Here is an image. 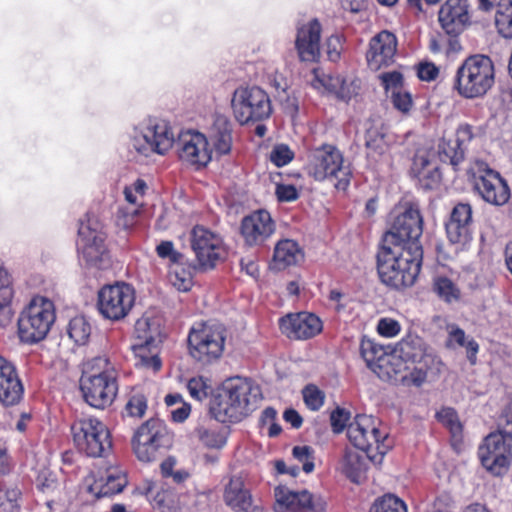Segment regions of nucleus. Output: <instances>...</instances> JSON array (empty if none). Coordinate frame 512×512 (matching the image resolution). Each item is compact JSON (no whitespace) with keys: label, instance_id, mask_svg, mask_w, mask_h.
<instances>
[{"label":"nucleus","instance_id":"nucleus-1","mask_svg":"<svg viewBox=\"0 0 512 512\" xmlns=\"http://www.w3.org/2000/svg\"><path fill=\"white\" fill-rule=\"evenodd\" d=\"M423 252L399 245L380 244L376 268L382 284L396 291L412 287L421 271Z\"/></svg>","mask_w":512,"mask_h":512},{"label":"nucleus","instance_id":"nucleus-2","mask_svg":"<svg viewBox=\"0 0 512 512\" xmlns=\"http://www.w3.org/2000/svg\"><path fill=\"white\" fill-rule=\"evenodd\" d=\"M260 390L251 381L236 378L226 382L210 400L209 411L221 423H238L257 405Z\"/></svg>","mask_w":512,"mask_h":512},{"label":"nucleus","instance_id":"nucleus-3","mask_svg":"<svg viewBox=\"0 0 512 512\" xmlns=\"http://www.w3.org/2000/svg\"><path fill=\"white\" fill-rule=\"evenodd\" d=\"M80 389L85 402L96 409L111 406L118 394V372L106 356H96L83 367Z\"/></svg>","mask_w":512,"mask_h":512},{"label":"nucleus","instance_id":"nucleus-4","mask_svg":"<svg viewBox=\"0 0 512 512\" xmlns=\"http://www.w3.org/2000/svg\"><path fill=\"white\" fill-rule=\"evenodd\" d=\"M394 353L405 365L409 373L401 377L403 382L420 387L428 373L440 371L441 359L433 352L426 341L417 334L408 333L395 346Z\"/></svg>","mask_w":512,"mask_h":512},{"label":"nucleus","instance_id":"nucleus-5","mask_svg":"<svg viewBox=\"0 0 512 512\" xmlns=\"http://www.w3.org/2000/svg\"><path fill=\"white\" fill-rule=\"evenodd\" d=\"M227 340L226 327L210 320L193 323L187 335L188 355L201 367L218 362L224 354Z\"/></svg>","mask_w":512,"mask_h":512},{"label":"nucleus","instance_id":"nucleus-6","mask_svg":"<svg viewBox=\"0 0 512 512\" xmlns=\"http://www.w3.org/2000/svg\"><path fill=\"white\" fill-rule=\"evenodd\" d=\"M495 82V67L489 56L476 54L467 57L457 68L452 89L464 99L481 98Z\"/></svg>","mask_w":512,"mask_h":512},{"label":"nucleus","instance_id":"nucleus-7","mask_svg":"<svg viewBox=\"0 0 512 512\" xmlns=\"http://www.w3.org/2000/svg\"><path fill=\"white\" fill-rule=\"evenodd\" d=\"M466 175L473 191L487 204L502 207L511 198V189L507 180L497 170L479 158L469 161Z\"/></svg>","mask_w":512,"mask_h":512},{"label":"nucleus","instance_id":"nucleus-8","mask_svg":"<svg viewBox=\"0 0 512 512\" xmlns=\"http://www.w3.org/2000/svg\"><path fill=\"white\" fill-rule=\"evenodd\" d=\"M135 343L131 349L136 358L135 366L158 372L160 370V317L154 311H146L134 326Z\"/></svg>","mask_w":512,"mask_h":512},{"label":"nucleus","instance_id":"nucleus-9","mask_svg":"<svg viewBox=\"0 0 512 512\" xmlns=\"http://www.w3.org/2000/svg\"><path fill=\"white\" fill-rule=\"evenodd\" d=\"M423 223L419 204L414 201L404 202L390 229L383 235L381 243L399 245L410 250L416 248L419 252H423L420 242Z\"/></svg>","mask_w":512,"mask_h":512},{"label":"nucleus","instance_id":"nucleus-10","mask_svg":"<svg viewBox=\"0 0 512 512\" xmlns=\"http://www.w3.org/2000/svg\"><path fill=\"white\" fill-rule=\"evenodd\" d=\"M71 434L79 452L92 458L107 457L113 447L109 428L96 417H83L71 425Z\"/></svg>","mask_w":512,"mask_h":512},{"label":"nucleus","instance_id":"nucleus-11","mask_svg":"<svg viewBox=\"0 0 512 512\" xmlns=\"http://www.w3.org/2000/svg\"><path fill=\"white\" fill-rule=\"evenodd\" d=\"M56 319L54 303L41 296L32 298L18 318V335L27 344L43 340Z\"/></svg>","mask_w":512,"mask_h":512},{"label":"nucleus","instance_id":"nucleus-12","mask_svg":"<svg viewBox=\"0 0 512 512\" xmlns=\"http://www.w3.org/2000/svg\"><path fill=\"white\" fill-rule=\"evenodd\" d=\"M308 173L316 181L335 178V188L345 191L351 182L352 172L344 166L343 153L333 144H322L314 149L307 165Z\"/></svg>","mask_w":512,"mask_h":512},{"label":"nucleus","instance_id":"nucleus-13","mask_svg":"<svg viewBox=\"0 0 512 512\" xmlns=\"http://www.w3.org/2000/svg\"><path fill=\"white\" fill-rule=\"evenodd\" d=\"M381 423L371 415L360 414L347 428V436L351 444L373 458L376 454L384 455L389 449L386 444L388 433L382 430Z\"/></svg>","mask_w":512,"mask_h":512},{"label":"nucleus","instance_id":"nucleus-14","mask_svg":"<svg viewBox=\"0 0 512 512\" xmlns=\"http://www.w3.org/2000/svg\"><path fill=\"white\" fill-rule=\"evenodd\" d=\"M231 106L235 119L241 125L263 121L272 113L269 95L258 86L237 88L234 91Z\"/></svg>","mask_w":512,"mask_h":512},{"label":"nucleus","instance_id":"nucleus-15","mask_svg":"<svg viewBox=\"0 0 512 512\" xmlns=\"http://www.w3.org/2000/svg\"><path fill=\"white\" fill-rule=\"evenodd\" d=\"M506 438L498 431L491 432L478 447L482 467L493 476L505 475L512 464V444Z\"/></svg>","mask_w":512,"mask_h":512},{"label":"nucleus","instance_id":"nucleus-16","mask_svg":"<svg viewBox=\"0 0 512 512\" xmlns=\"http://www.w3.org/2000/svg\"><path fill=\"white\" fill-rule=\"evenodd\" d=\"M135 303V290L127 283L103 286L97 294V309L105 318L118 321L125 318Z\"/></svg>","mask_w":512,"mask_h":512},{"label":"nucleus","instance_id":"nucleus-17","mask_svg":"<svg viewBox=\"0 0 512 512\" xmlns=\"http://www.w3.org/2000/svg\"><path fill=\"white\" fill-rule=\"evenodd\" d=\"M191 248L202 270H211L226 257L222 237L202 225L193 227L190 233Z\"/></svg>","mask_w":512,"mask_h":512},{"label":"nucleus","instance_id":"nucleus-18","mask_svg":"<svg viewBox=\"0 0 512 512\" xmlns=\"http://www.w3.org/2000/svg\"><path fill=\"white\" fill-rule=\"evenodd\" d=\"M80 244L78 247L86 264L98 269L105 268L110 262L109 251L106 247V233L97 221L81 222L78 229Z\"/></svg>","mask_w":512,"mask_h":512},{"label":"nucleus","instance_id":"nucleus-19","mask_svg":"<svg viewBox=\"0 0 512 512\" xmlns=\"http://www.w3.org/2000/svg\"><path fill=\"white\" fill-rule=\"evenodd\" d=\"M277 512H326V501L308 490L292 491L285 486L274 489Z\"/></svg>","mask_w":512,"mask_h":512},{"label":"nucleus","instance_id":"nucleus-20","mask_svg":"<svg viewBox=\"0 0 512 512\" xmlns=\"http://www.w3.org/2000/svg\"><path fill=\"white\" fill-rule=\"evenodd\" d=\"M281 333L290 340H309L323 330L322 320L314 313H288L278 321Z\"/></svg>","mask_w":512,"mask_h":512},{"label":"nucleus","instance_id":"nucleus-21","mask_svg":"<svg viewBox=\"0 0 512 512\" xmlns=\"http://www.w3.org/2000/svg\"><path fill=\"white\" fill-rule=\"evenodd\" d=\"M178 145L180 159L196 170L206 167L212 159V150L207 137L198 131L182 132L179 135Z\"/></svg>","mask_w":512,"mask_h":512},{"label":"nucleus","instance_id":"nucleus-22","mask_svg":"<svg viewBox=\"0 0 512 512\" xmlns=\"http://www.w3.org/2000/svg\"><path fill=\"white\" fill-rule=\"evenodd\" d=\"M133 450L141 462H153L160 453V419L152 417L135 431L132 438Z\"/></svg>","mask_w":512,"mask_h":512},{"label":"nucleus","instance_id":"nucleus-23","mask_svg":"<svg viewBox=\"0 0 512 512\" xmlns=\"http://www.w3.org/2000/svg\"><path fill=\"white\" fill-rule=\"evenodd\" d=\"M169 259L167 278L180 292H187L193 286L194 267L184 254L174 249L171 241H162V259Z\"/></svg>","mask_w":512,"mask_h":512},{"label":"nucleus","instance_id":"nucleus-24","mask_svg":"<svg viewBox=\"0 0 512 512\" xmlns=\"http://www.w3.org/2000/svg\"><path fill=\"white\" fill-rule=\"evenodd\" d=\"M276 226L267 210L259 209L245 216L240 225V233L248 246L263 245L275 232Z\"/></svg>","mask_w":512,"mask_h":512},{"label":"nucleus","instance_id":"nucleus-25","mask_svg":"<svg viewBox=\"0 0 512 512\" xmlns=\"http://www.w3.org/2000/svg\"><path fill=\"white\" fill-rule=\"evenodd\" d=\"M398 41L388 30H382L371 38L366 52V61L370 70L378 71L395 62Z\"/></svg>","mask_w":512,"mask_h":512},{"label":"nucleus","instance_id":"nucleus-26","mask_svg":"<svg viewBox=\"0 0 512 512\" xmlns=\"http://www.w3.org/2000/svg\"><path fill=\"white\" fill-rule=\"evenodd\" d=\"M438 19L441 27L448 35H459L471 24L468 0H446L440 7Z\"/></svg>","mask_w":512,"mask_h":512},{"label":"nucleus","instance_id":"nucleus-27","mask_svg":"<svg viewBox=\"0 0 512 512\" xmlns=\"http://www.w3.org/2000/svg\"><path fill=\"white\" fill-rule=\"evenodd\" d=\"M473 210L470 203L458 202L445 224L446 234L453 244L465 245L472 239Z\"/></svg>","mask_w":512,"mask_h":512},{"label":"nucleus","instance_id":"nucleus-28","mask_svg":"<svg viewBox=\"0 0 512 512\" xmlns=\"http://www.w3.org/2000/svg\"><path fill=\"white\" fill-rule=\"evenodd\" d=\"M321 32L318 19H312L297 29L295 48L301 61L314 63L320 59Z\"/></svg>","mask_w":512,"mask_h":512},{"label":"nucleus","instance_id":"nucleus-29","mask_svg":"<svg viewBox=\"0 0 512 512\" xmlns=\"http://www.w3.org/2000/svg\"><path fill=\"white\" fill-rule=\"evenodd\" d=\"M23 395L24 386L16 366L0 355V403L4 407L15 406Z\"/></svg>","mask_w":512,"mask_h":512},{"label":"nucleus","instance_id":"nucleus-30","mask_svg":"<svg viewBox=\"0 0 512 512\" xmlns=\"http://www.w3.org/2000/svg\"><path fill=\"white\" fill-rule=\"evenodd\" d=\"M223 501L233 512H253V497L249 489L245 488L244 480L240 476H232L225 485Z\"/></svg>","mask_w":512,"mask_h":512},{"label":"nucleus","instance_id":"nucleus-31","mask_svg":"<svg viewBox=\"0 0 512 512\" xmlns=\"http://www.w3.org/2000/svg\"><path fill=\"white\" fill-rule=\"evenodd\" d=\"M360 355L365 361L366 366L379 378L390 376L388 369L390 356L383 346L369 338L363 337L360 342Z\"/></svg>","mask_w":512,"mask_h":512},{"label":"nucleus","instance_id":"nucleus-32","mask_svg":"<svg viewBox=\"0 0 512 512\" xmlns=\"http://www.w3.org/2000/svg\"><path fill=\"white\" fill-rule=\"evenodd\" d=\"M304 260V252L298 242L292 239L279 240L275 247L272 258V266L276 270H285L291 266L298 265Z\"/></svg>","mask_w":512,"mask_h":512},{"label":"nucleus","instance_id":"nucleus-33","mask_svg":"<svg viewBox=\"0 0 512 512\" xmlns=\"http://www.w3.org/2000/svg\"><path fill=\"white\" fill-rule=\"evenodd\" d=\"M412 173L417 180L419 188L427 191L437 189L442 182L440 168L425 157H418L414 160Z\"/></svg>","mask_w":512,"mask_h":512},{"label":"nucleus","instance_id":"nucleus-34","mask_svg":"<svg viewBox=\"0 0 512 512\" xmlns=\"http://www.w3.org/2000/svg\"><path fill=\"white\" fill-rule=\"evenodd\" d=\"M127 484L126 475L119 470H108L105 478L96 481L90 490L97 498L110 497L120 493Z\"/></svg>","mask_w":512,"mask_h":512},{"label":"nucleus","instance_id":"nucleus-35","mask_svg":"<svg viewBox=\"0 0 512 512\" xmlns=\"http://www.w3.org/2000/svg\"><path fill=\"white\" fill-rule=\"evenodd\" d=\"M158 125L150 124L141 132L136 133L132 139V147L137 153L149 156L160 154V140L157 132Z\"/></svg>","mask_w":512,"mask_h":512},{"label":"nucleus","instance_id":"nucleus-36","mask_svg":"<svg viewBox=\"0 0 512 512\" xmlns=\"http://www.w3.org/2000/svg\"><path fill=\"white\" fill-rule=\"evenodd\" d=\"M367 470L365 458L356 451L346 450L342 460V472L354 483H360Z\"/></svg>","mask_w":512,"mask_h":512},{"label":"nucleus","instance_id":"nucleus-37","mask_svg":"<svg viewBox=\"0 0 512 512\" xmlns=\"http://www.w3.org/2000/svg\"><path fill=\"white\" fill-rule=\"evenodd\" d=\"M438 156L443 163H448L454 171H458L465 159V147H461L453 139H441L438 144Z\"/></svg>","mask_w":512,"mask_h":512},{"label":"nucleus","instance_id":"nucleus-38","mask_svg":"<svg viewBox=\"0 0 512 512\" xmlns=\"http://www.w3.org/2000/svg\"><path fill=\"white\" fill-rule=\"evenodd\" d=\"M455 345L465 347L468 360L471 364H475L479 351L478 343L474 339L466 341L465 331L457 325H451L448 330L446 346L454 347Z\"/></svg>","mask_w":512,"mask_h":512},{"label":"nucleus","instance_id":"nucleus-39","mask_svg":"<svg viewBox=\"0 0 512 512\" xmlns=\"http://www.w3.org/2000/svg\"><path fill=\"white\" fill-rule=\"evenodd\" d=\"M23 494L16 484H0V512H20Z\"/></svg>","mask_w":512,"mask_h":512},{"label":"nucleus","instance_id":"nucleus-40","mask_svg":"<svg viewBox=\"0 0 512 512\" xmlns=\"http://www.w3.org/2000/svg\"><path fill=\"white\" fill-rule=\"evenodd\" d=\"M495 26L503 38L512 39V0H501L498 3Z\"/></svg>","mask_w":512,"mask_h":512},{"label":"nucleus","instance_id":"nucleus-41","mask_svg":"<svg viewBox=\"0 0 512 512\" xmlns=\"http://www.w3.org/2000/svg\"><path fill=\"white\" fill-rule=\"evenodd\" d=\"M211 140L219 155L229 154L232 148V131L227 122L214 125Z\"/></svg>","mask_w":512,"mask_h":512},{"label":"nucleus","instance_id":"nucleus-42","mask_svg":"<svg viewBox=\"0 0 512 512\" xmlns=\"http://www.w3.org/2000/svg\"><path fill=\"white\" fill-rule=\"evenodd\" d=\"M437 421L446 427L453 439H461L463 425L460 422L457 411L452 407H442L435 415Z\"/></svg>","mask_w":512,"mask_h":512},{"label":"nucleus","instance_id":"nucleus-43","mask_svg":"<svg viewBox=\"0 0 512 512\" xmlns=\"http://www.w3.org/2000/svg\"><path fill=\"white\" fill-rule=\"evenodd\" d=\"M369 512H408V507L400 497L386 493L374 500Z\"/></svg>","mask_w":512,"mask_h":512},{"label":"nucleus","instance_id":"nucleus-44","mask_svg":"<svg viewBox=\"0 0 512 512\" xmlns=\"http://www.w3.org/2000/svg\"><path fill=\"white\" fill-rule=\"evenodd\" d=\"M359 90V80L335 77L331 92H333L338 99L348 103L359 94Z\"/></svg>","mask_w":512,"mask_h":512},{"label":"nucleus","instance_id":"nucleus-45","mask_svg":"<svg viewBox=\"0 0 512 512\" xmlns=\"http://www.w3.org/2000/svg\"><path fill=\"white\" fill-rule=\"evenodd\" d=\"M67 332L76 344L83 345L90 337L91 325L84 316H75L69 321Z\"/></svg>","mask_w":512,"mask_h":512},{"label":"nucleus","instance_id":"nucleus-46","mask_svg":"<svg viewBox=\"0 0 512 512\" xmlns=\"http://www.w3.org/2000/svg\"><path fill=\"white\" fill-rule=\"evenodd\" d=\"M433 290L441 299L448 303L458 300L461 295L455 283L445 276L434 279Z\"/></svg>","mask_w":512,"mask_h":512},{"label":"nucleus","instance_id":"nucleus-47","mask_svg":"<svg viewBox=\"0 0 512 512\" xmlns=\"http://www.w3.org/2000/svg\"><path fill=\"white\" fill-rule=\"evenodd\" d=\"M197 433L199 440L208 448L221 449L227 442L226 435L218 429L201 427Z\"/></svg>","mask_w":512,"mask_h":512},{"label":"nucleus","instance_id":"nucleus-48","mask_svg":"<svg viewBox=\"0 0 512 512\" xmlns=\"http://www.w3.org/2000/svg\"><path fill=\"white\" fill-rule=\"evenodd\" d=\"M125 412L130 417L141 418L147 409V399L140 392H132L125 405Z\"/></svg>","mask_w":512,"mask_h":512},{"label":"nucleus","instance_id":"nucleus-49","mask_svg":"<svg viewBox=\"0 0 512 512\" xmlns=\"http://www.w3.org/2000/svg\"><path fill=\"white\" fill-rule=\"evenodd\" d=\"M187 388L191 397L198 401L206 399L212 393V387L208 379L202 376L191 378L188 381Z\"/></svg>","mask_w":512,"mask_h":512},{"label":"nucleus","instance_id":"nucleus-50","mask_svg":"<svg viewBox=\"0 0 512 512\" xmlns=\"http://www.w3.org/2000/svg\"><path fill=\"white\" fill-rule=\"evenodd\" d=\"M314 449L308 445L295 446L292 450L293 456L302 463V469L306 474L314 471Z\"/></svg>","mask_w":512,"mask_h":512},{"label":"nucleus","instance_id":"nucleus-51","mask_svg":"<svg viewBox=\"0 0 512 512\" xmlns=\"http://www.w3.org/2000/svg\"><path fill=\"white\" fill-rule=\"evenodd\" d=\"M294 158V152L286 144H278L270 152L269 159L277 167L290 163Z\"/></svg>","mask_w":512,"mask_h":512},{"label":"nucleus","instance_id":"nucleus-52","mask_svg":"<svg viewBox=\"0 0 512 512\" xmlns=\"http://www.w3.org/2000/svg\"><path fill=\"white\" fill-rule=\"evenodd\" d=\"M303 398L306 406L311 410H318L324 404V394L315 385H307L303 390Z\"/></svg>","mask_w":512,"mask_h":512},{"label":"nucleus","instance_id":"nucleus-53","mask_svg":"<svg viewBox=\"0 0 512 512\" xmlns=\"http://www.w3.org/2000/svg\"><path fill=\"white\" fill-rule=\"evenodd\" d=\"M139 492L146 497L153 509H160V489L157 483L145 479L138 487Z\"/></svg>","mask_w":512,"mask_h":512},{"label":"nucleus","instance_id":"nucleus-54","mask_svg":"<svg viewBox=\"0 0 512 512\" xmlns=\"http://www.w3.org/2000/svg\"><path fill=\"white\" fill-rule=\"evenodd\" d=\"M391 101L394 108L403 114H408L413 107L411 94L403 89L392 91Z\"/></svg>","mask_w":512,"mask_h":512},{"label":"nucleus","instance_id":"nucleus-55","mask_svg":"<svg viewBox=\"0 0 512 512\" xmlns=\"http://www.w3.org/2000/svg\"><path fill=\"white\" fill-rule=\"evenodd\" d=\"M13 297L10 275L0 267V308L10 304Z\"/></svg>","mask_w":512,"mask_h":512},{"label":"nucleus","instance_id":"nucleus-56","mask_svg":"<svg viewBox=\"0 0 512 512\" xmlns=\"http://www.w3.org/2000/svg\"><path fill=\"white\" fill-rule=\"evenodd\" d=\"M498 427V432L512 439V398L500 413Z\"/></svg>","mask_w":512,"mask_h":512},{"label":"nucleus","instance_id":"nucleus-57","mask_svg":"<svg viewBox=\"0 0 512 512\" xmlns=\"http://www.w3.org/2000/svg\"><path fill=\"white\" fill-rule=\"evenodd\" d=\"M401 331L399 322L392 318H381L377 324V332L379 335L387 338H392L398 335Z\"/></svg>","mask_w":512,"mask_h":512},{"label":"nucleus","instance_id":"nucleus-58","mask_svg":"<svg viewBox=\"0 0 512 512\" xmlns=\"http://www.w3.org/2000/svg\"><path fill=\"white\" fill-rule=\"evenodd\" d=\"M350 419V413L344 408L337 407L330 416L331 427L333 432L341 433L346 428Z\"/></svg>","mask_w":512,"mask_h":512},{"label":"nucleus","instance_id":"nucleus-59","mask_svg":"<svg viewBox=\"0 0 512 512\" xmlns=\"http://www.w3.org/2000/svg\"><path fill=\"white\" fill-rule=\"evenodd\" d=\"M334 79L335 78L321 73L319 68H313L310 85L316 90H327L331 92Z\"/></svg>","mask_w":512,"mask_h":512},{"label":"nucleus","instance_id":"nucleus-60","mask_svg":"<svg viewBox=\"0 0 512 512\" xmlns=\"http://www.w3.org/2000/svg\"><path fill=\"white\" fill-rule=\"evenodd\" d=\"M326 53L330 61L336 62L341 57L342 37L340 35H331L326 40Z\"/></svg>","mask_w":512,"mask_h":512},{"label":"nucleus","instance_id":"nucleus-61","mask_svg":"<svg viewBox=\"0 0 512 512\" xmlns=\"http://www.w3.org/2000/svg\"><path fill=\"white\" fill-rule=\"evenodd\" d=\"M365 145L367 149L379 155L383 154L386 148L384 136L376 131L367 132Z\"/></svg>","mask_w":512,"mask_h":512},{"label":"nucleus","instance_id":"nucleus-62","mask_svg":"<svg viewBox=\"0 0 512 512\" xmlns=\"http://www.w3.org/2000/svg\"><path fill=\"white\" fill-rule=\"evenodd\" d=\"M275 194L279 202H293L299 198L297 188L291 184H277Z\"/></svg>","mask_w":512,"mask_h":512},{"label":"nucleus","instance_id":"nucleus-63","mask_svg":"<svg viewBox=\"0 0 512 512\" xmlns=\"http://www.w3.org/2000/svg\"><path fill=\"white\" fill-rule=\"evenodd\" d=\"M380 79L385 90L403 89V75L398 71L383 73L380 75Z\"/></svg>","mask_w":512,"mask_h":512},{"label":"nucleus","instance_id":"nucleus-64","mask_svg":"<svg viewBox=\"0 0 512 512\" xmlns=\"http://www.w3.org/2000/svg\"><path fill=\"white\" fill-rule=\"evenodd\" d=\"M417 75L423 81H433L438 77L439 69L432 62H423L418 65Z\"/></svg>","mask_w":512,"mask_h":512}]
</instances>
